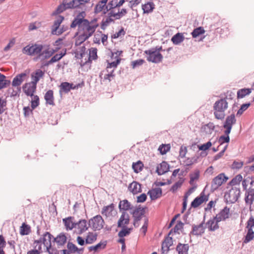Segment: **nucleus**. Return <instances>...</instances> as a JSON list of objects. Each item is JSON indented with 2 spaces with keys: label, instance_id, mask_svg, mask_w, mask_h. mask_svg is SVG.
<instances>
[{
  "label": "nucleus",
  "instance_id": "obj_1",
  "mask_svg": "<svg viewBox=\"0 0 254 254\" xmlns=\"http://www.w3.org/2000/svg\"><path fill=\"white\" fill-rule=\"evenodd\" d=\"M85 15L84 11L80 12L75 17L70 25V27L72 28L78 27L77 31L75 34V44L76 46L81 45L92 36L99 26L97 18H95L89 21L85 18Z\"/></svg>",
  "mask_w": 254,
  "mask_h": 254
},
{
  "label": "nucleus",
  "instance_id": "obj_2",
  "mask_svg": "<svg viewBox=\"0 0 254 254\" xmlns=\"http://www.w3.org/2000/svg\"><path fill=\"white\" fill-rule=\"evenodd\" d=\"M56 51L50 48L49 46H44L43 45L38 44L28 45L22 49V53L24 54L30 56H37L35 59V60L48 59Z\"/></svg>",
  "mask_w": 254,
  "mask_h": 254
},
{
  "label": "nucleus",
  "instance_id": "obj_3",
  "mask_svg": "<svg viewBox=\"0 0 254 254\" xmlns=\"http://www.w3.org/2000/svg\"><path fill=\"white\" fill-rule=\"evenodd\" d=\"M254 184V179L248 177L242 181V186L245 193V202L246 206L248 207L250 210L252 211V207L254 202V189L252 188Z\"/></svg>",
  "mask_w": 254,
  "mask_h": 254
},
{
  "label": "nucleus",
  "instance_id": "obj_4",
  "mask_svg": "<svg viewBox=\"0 0 254 254\" xmlns=\"http://www.w3.org/2000/svg\"><path fill=\"white\" fill-rule=\"evenodd\" d=\"M228 107V103L225 99H221L214 104V115L217 120H222L226 115L225 111Z\"/></svg>",
  "mask_w": 254,
  "mask_h": 254
},
{
  "label": "nucleus",
  "instance_id": "obj_5",
  "mask_svg": "<svg viewBox=\"0 0 254 254\" xmlns=\"http://www.w3.org/2000/svg\"><path fill=\"white\" fill-rule=\"evenodd\" d=\"M117 4L116 0H113L108 3L107 6H108L109 12L107 13L106 17L103 19L101 22V28L104 30L105 28L112 22H114L115 20L118 18H115L111 16V13L113 9L115 7Z\"/></svg>",
  "mask_w": 254,
  "mask_h": 254
},
{
  "label": "nucleus",
  "instance_id": "obj_6",
  "mask_svg": "<svg viewBox=\"0 0 254 254\" xmlns=\"http://www.w3.org/2000/svg\"><path fill=\"white\" fill-rule=\"evenodd\" d=\"M240 189L236 187H232L225 193L224 198L227 203H235L240 197Z\"/></svg>",
  "mask_w": 254,
  "mask_h": 254
},
{
  "label": "nucleus",
  "instance_id": "obj_7",
  "mask_svg": "<svg viewBox=\"0 0 254 254\" xmlns=\"http://www.w3.org/2000/svg\"><path fill=\"white\" fill-rule=\"evenodd\" d=\"M64 19V17L63 16L59 15L56 17L52 28V34L60 35L67 29V26H60Z\"/></svg>",
  "mask_w": 254,
  "mask_h": 254
},
{
  "label": "nucleus",
  "instance_id": "obj_8",
  "mask_svg": "<svg viewBox=\"0 0 254 254\" xmlns=\"http://www.w3.org/2000/svg\"><path fill=\"white\" fill-rule=\"evenodd\" d=\"M144 53L147 55V60L150 62L158 63L161 62L163 59V56L160 54L159 49L152 48L145 51Z\"/></svg>",
  "mask_w": 254,
  "mask_h": 254
},
{
  "label": "nucleus",
  "instance_id": "obj_9",
  "mask_svg": "<svg viewBox=\"0 0 254 254\" xmlns=\"http://www.w3.org/2000/svg\"><path fill=\"white\" fill-rule=\"evenodd\" d=\"M125 1V0H120L119 1H117L115 7L113 9L111 13L112 17L119 19L127 13L126 8H121V6L123 5Z\"/></svg>",
  "mask_w": 254,
  "mask_h": 254
},
{
  "label": "nucleus",
  "instance_id": "obj_10",
  "mask_svg": "<svg viewBox=\"0 0 254 254\" xmlns=\"http://www.w3.org/2000/svg\"><path fill=\"white\" fill-rule=\"evenodd\" d=\"M89 225L95 230L102 229L105 224V222L102 217L100 215H97L91 218L89 221Z\"/></svg>",
  "mask_w": 254,
  "mask_h": 254
},
{
  "label": "nucleus",
  "instance_id": "obj_11",
  "mask_svg": "<svg viewBox=\"0 0 254 254\" xmlns=\"http://www.w3.org/2000/svg\"><path fill=\"white\" fill-rule=\"evenodd\" d=\"M228 179V177L227 176L225 173H220L212 180L211 182V188L216 190L223 184H225Z\"/></svg>",
  "mask_w": 254,
  "mask_h": 254
},
{
  "label": "nucleus",
  "instance_id": "obj_12",
  "mask_svg": "<svg viewBox=\"0 0 254 254\" xmlns=\"http://www.w3.org/2000/svg\"><path fill=\"white\" fill-rule=\"evenodd\" d=\"M108 0H101L96 5L94 8V13L98 14L101 13L102 14H106L109 12L108 6L107 3Z\"/></svg>",
  "mask_w": 254,
  "mask_h": 254
},
{
  "label": "nucleus",
  "instance_id": "obj_13",
  "mask_svg": "<svg viewBox=\"0 0 254 254\" xmlns=\"http://www.w3.org/2000/svg\"><path fill=\"white\" fill-rule=\"evenodd\" d=\"M236 120L234 114H232L226 118L223 125V127L225 129L224 131L225 134H230L232 126L236 123Z\"/></svg>",
  "mask_w": 254,
  "mask_h": 254
},
{
  "label": "nucleus",
  "instance_id": "obj_14",
  "mask_svg": "<svg viewBox=\"0 0 254 254\" xmlns=\"http://www.w3.org/2000/svg\"><path fill=\"white\" fill-rule=\"evenodd\" d=\"M89 225L86 220L81 219L76 223L74 232L78 234H81L88 229Z\"/></svg>",
  "mask_w": 254,
  "mask_h": 254
},
{
  "label": "nucleus",
  "instance_id": "obj_15",
  "mask_svg": "<svg viewBox=\"0 0 254 254\" xmlns=\"http://www.w3.org/2000/svg\"><path fill=\"white\" fill-rule=\"evenodd\" d=\"M114 207L113 203L105 206L102 208L101 214L107 218H112L117 214V212Z\"/></svg>",
  "mask_w": 254,
  "mask_h": 254
},
{
  "label": "nucleus",
  "instance_id": "obj_16",
  "mask_svg": "<svg viewBox=\"0 0 254 254\" xmlns=\"http://www.w3.org/2000/svg\"><path fill=\"white\" fill-rule=\"evenodd\" d=\"M208 200V196L206 195L204 192L200 193L199 196L196 197L191 203V207L197 208L203 203Z\"/></svg>",
  "mask_w": 254,
  "mask_h": 254
},
{
  "label": "nucleus",
  "instance_id": "obj_17",
  "mask_svg": "<svg viewBox=\"0 0 254 254\" xmlns=\"http://www.w3.org/2000/svg\"><path fill=\"white\" fill-rule=\"evenodd\" d=\"M51 234L49 232H46L43 235V237L39 240H41V244L43 243L46 247L47 252L49 254H51Z\"/></svg>",
  "mask_w": 254,
  "mask_h": 254
},
{
  "label": "nucleus",
  "instance_id": "obj_18",
  "mask_svg": "<svg viewBox=\"0 0 254 254\" xmlns=\"http://www.w3.org/2000/svg\"><path fill=\"white\" fill-rule=\"evenodd\" d=\"M90 0H72L64 4L65 8H75L89 2Z\"/></svg>",
  "mask_w": 254,
  "mask_h": 254
},
{
  "label": "nucleus",
  "instance_id": "obj_19",
  "mask_svg": "<svg viewBox=\"0 0 254 254\" xmlns=\"http://www.w3.org/2000/svg\"><path fill=\"white\" fill-rule=\"evenodd\" d=\"M129 216L127 212L122 211L118 221V227H125L129 223Z\"/></svg>",
  "mask_w": 254,
  "mask_h": 254
},
{
  "label": "nucleus",
  "instance_id": "obj_20",
  "mask_svg": "<svg viewBox=\"0 0 254 254\" xmlns=\"http://www.w3.org/2000/svg\"><path fill=\"white\" fill-rule=\"evenodd\" d=\"M37 85L32 82L26 83L22 87L23 91L27 96H33L36 89Z\"/></svg>",
  "mask_w": 254,
  "mask_h": 254
},
{
  "label": "nucleus",
  "instance_id": "obj_21",
  "mask_svg": "<svg viewBox=\"0 0 254 254\" xmlns=\"http://www.w3.org/2000/svg\"><path fill=\"white\" fill-rule=\"evenodd\" d=\"M220 222L217 219L216 216L210 219L206 223V226L210 231H214L219 229V226L218 223Z\"/></svg>",
  "mask_w": 254,
  "mask_h": 254
},
{
  "label": "nucleus",
  "instance_id": "obj_22",
  "mask_svg": "<svg viewBox=\"0 0 254 254\" xmlns=\"http://www.w3.org/2000/svg\"><path fill=\"white\" fill-rule=\"evenodd\" d=\"M27 77V75L25 73H21L17 75L12 80V86L19 87Z\"/></svg>",
  "mask_w": 254,
  "mask_h": 254
},
{
  "label": "nucleus",
  "instance_id": "obj_23",
  "mask_svg": "<svg viewBox=\"0 0 254 254\" xmlns=\"http://www.w3.org/2000/svg\"><path fill=\"white\" fill-rule=\"evenodd\" d=\"M34 249L27 252V254H41L42 253L41 240H35Z\"/></svg>",
  "mask_w": 254,
  "mask_h": 254
},
{
  "label": "nucleus",
  "instance_id": "obj_24",
  "mask_svg": "<svg viewBox=\"0 0 254 254\" xmlns=\"http://www.w3.org/2000/svg\"><path fill=\"white\" fill-rule=\"evenodd\" d=\"M98 234L96 232H89L85 236V244H92L97 240Z\"/></svg>",
  "mask_w": 254,
  "mask_h": 254
},
{
  "label": "nucleus",
  "instance_id": "obj_25",
  "mask_svg": "<svg viewBox=\"0 0 254 254\" xmlns=\"http://www.w3.org/2000/svg\"><path fill=\"white\" fill-rule=\"evenodd\" d=\"M128 189L133 194H137L141 191V185L136 181H133L129 184Z\"/></svg>",
  "mask_w": 254,
  "mask_h": 254
},
{
  "label": "nucleus",
  "instance_id": "obj_26",
  "mask_svg": "<svg viewBox=\"0 0 254 254\" xmlns=\"http://www.w3.org/2000/svg\"><path fill=\"white\" fill-rule=\"evenodd\" d=\"M230 215V208L225 207L220 212L216 215L217 219L220 221L225 220L229 218Z\"/></svg>",
  "mask_w": 254,
  "mask_h": 254
},
{
  "label": "nucleus",
  "instance_id": "obj_27",
  "mask_svg": "<svg viewBox=\"0 0 254 254\" xmlns=\"http://www.w3.org/2000/svg\"><path fill=\"white\" fill-rule=\"evenodd\" d=\"M73 220L74 218L71 216L63 219V223L67 230H71L75 229L76 223L73 222Z\"/></svg>",
  "mask_w": 254,
  "mask_h": 254
},
{
  "label": "nucleus",
  "instance_id": "obj_28",
  "mask_svg": "<svg viewBox=\"0 0 254 254\" xmlns=\"http://www.w3.org/2000/svg\"><path fill=\"white\" fill-rule=\"evenodd\" d=\"M162 190L160 188L152 189L150 190L148 194L149 195L151 200H155L162 195Z\"/></svg>",
  "mask_w": 254,
  "mask_h": 254
},
{
  "label": "nucleus",
  "instance_id": "obj_29",
  "mask_svg": "<svg viewBox=\"0 0 254 254\" xmlns=\"http://www.w3.org/2000/svg\"><path fill=\"white\" fill-rule=\"evenodd\" d=\"M169 169V166L168 163L163 161L157 166L156 171L159 175H161L168 172Z\"/></svg>",
  "mask_w": 254,
  "mask_h": 254
},
{
  "label": "nucleus",
  "instance_id": "obj_30",
  "mask_svg": "<svg viewBox=\"0 0 254 254\" xmlns=\"http://www.w3.org/2000/svg\"><path fill=\"white\" fill-rule=\"evenodd\" d=\"M44 75V72L41 69H37L35 72L33 73L31 75L32 81H31L34 84L37 85V83L39 81L40 78H42Z\"/></svg>",
  "mask_w": 254,
  "mask_h": 254
},
{
  "label": "nucleus",
  "instance_id": "obj_31",
  "mask_svg": "<svg viewBox=\"0 0 254 254\" xmlns=\"http://www.w3.org/2000/svg\"><path fill=\"white\" fill-rule=\"evenodd\" d=\"M173 242L172 237H167L162 244V250L163 253L167 252L170 247L173 245Z\"/></svg>",
  "mask_w": 254,
  "mask_h": 254
},
{
  "label": "nucleus",
  "instance_id": "obj_32",
  "mask_svg": "<svg viewBox=\"0 0 254 254\" xmlns=\"http://www.w3.org/2000/svg\"><path fill=\"white\" fill-rule=\"evenodd\" d=\"M205 228L203 223L192 227V233L195 235H201L204 232Z\"/></svg>",
  "mask_w": 254,
  "mask_h": 254
},
{
  "label": "nucleus",
  "instance_id": "obj_33",
  "mask_svg": "<svg viewBox=\"0 0 254 254\" xmlns=\"http://www.w3.org/2000/svg\"><path fill=\"white\" fill-rule=\"evenodd\" d=\"M119 208L121 212L126 211L131 209V204L127 199L120 201L119 204Z\"/></svg>",
  "mask_w": 254,
  "mask_h": 254
},
{
  "label": "nucleus",
  "instance_id": "obj_34",
  "mask_svg": "<svg viewBox=\"0 0 254 254\" xmlns=\"http://www.w3.org/2000/svg\"><path fill=\"white\" fill-rule=\"evenodd\" d=\"M44 98L46 103L49 105H54V92L52 90H48L45 94Z\"/></svg>",
  "mask_w": 254,
  "mask_h": 254
},
{
  "label": "nucleus",
  "instance_id": "obj_35",
  "mask_svg": "<svg viewBox=\"0 0 254 254\" xmlns=\"http://www.w3.org/2000/svg\"><path fill=\"white\" fill-rule=\"evenodd\" d=\"M189 248L188 244L179 243L177 246L176 250L179 254H188Z\"/></svg>",
  "mask_w": 254,
  "mask_h": 254
},
{
  "label": "nucleus",
  "instance_id": "obj_36",
  "mask_svg": "<svg viewBox=\"0 0 254 254\" xmlns=\"http://www.w3.org/2000/svg\"><path fill=\"white\" fill-rule=\"evenodd\" d=\"M184 38L183 33H178L172 37L171 41L174 44L178 45L184 41Z\"/></svg>",
  "mask_w": 254,
  "mask_h": 254
},
{
  "label": "nucleus",
  "instance_id": "obj_37",
  "mask_svg": "<svg viewBox=\"0 0 254 254\" xmlns=\"http://www.w3.org/2000/svg\"><path fill=\"white\" fill-rule=\"evenodd\" d=\"M106 246V242H100L95 246H91L88 250L90 252H96L104 249Z\"/></svg>",
  "mask_w": 254,
  "mask_h": 254
},
{
  "label": "nucleus",
  "instance_id": "obj_38",
  "mask_svg": "<svg viewBox=\"0 0 254 254\" xmlns=\"http://www.w3.org/2000/svg\"><path fill=\"white\" fill-rule=\"evenodd\" d=\"M10 84V81L7 80L3 74L0 73V90L6 87Z\"/></svg>",
  "mask_w": 254,
  "mask_h": 254
},
{
  "label": "nucleus",
  "instance_id": "obj_39",
  "mask_svg": "<svg viewBox=\"0 0 254 254\" xmlns=\"http://www.w3.org/2000/svg\"><path fill=\"white\" fill-rule=\"evenodd\" d=\"M142 8L144 13H148L153 11L154 8V4L152 2H148L142 5Z\"/></svg>",
  "mask_w": 254,
  "mask_h": 254
},
{
  "label": "nucleus",
  "instance_id": "obj_40",
  "mask_svg": "<svg viewBox=\"0 0 254 254\" xmlns=\"http://www.w3.org/2000/svg\"><path fill=\"white\" fill-rule=\"evenodd\" d=\"M183 226L184 224L182 222L179 221L178 222L174 228L170 231L169 233V236L173 232L174 233L180 234V232L182 231Z\"/></svg>",
  "mask_w": 254,
  "mask_h": 254
},
{
  "label": "nucleus",
  "instance_id": "obj_41",
  "mask_svg": "<svg viewBox=\"0 0 254 254\" xmlns=\"http://www.w3.org/2000/svg\"><path fill=\"white\" fill-rule=\"evenodd\" d=\"M251 93V89L243 88L240 89L237 92V98H243Z\"/></svg>",
  "mask_w": 254,
  "mask_h": 254
},
{
  "label": "nucleus",
  "instance_id": "obj_42",
  "mask_svg": "<svg viewBox=\"0 0 254 254\" xmlns=\"http://www.w3.org/2000/svg\"><path fill=\"white\" fill-rule=\"evenodd\" d=\"M30 227L25 223L20 227V234L21 235H26L30 233Z\"/></svg>",
  "mask_w": 254,
  "mask_h": 254
},
{
  "label": "nucleus",
  "instance_id": "obj_43",
  "mask_svg": "<svg viewBox=\"0 0 254 254\" xmlns=\"http://www.w3.org/2000/svg\"><path fill=\"white\" fill-rule=\"evenodd\" d=\"M20 91V87L15 86H12V87H10L8 89V94L10 95V96L13 97L19 95Z\"/></svg>",
  "mask_w": 254,
  "mask_h": 254
},
{
  "label": "nucleus",
  "instance_id": "obj_44",
  "mask_svg": "<svg viewBox=\"0 0 254 254\" xmlns=\"http://www.w3.org/2000/svg\"><path fill=\"white\" fill-rule=\"evenodd\" d=\"M143 164L140 161H138L136 163H133L132 167L135 173H138L142 171L143 167Z\"/></svg>",
  "mask_w": 254,
  "mask_h": 254
},
{
  "label": "nucleus",
  "instance_id": "obj_45",
  "mask_svg": "<svg viewBox=\"0 0 254 254\" xmlns=\"http://www.w3.org/2000/svg\"><path fill=\"white\" fill-rule=\"evenodd\" d=\"M121 228L122 229L118 233V236L120 238H124V237L129 235L131 231L132 230V228H129L127 227Z\"/></svg>",
  "mask_w": 254,
  "mask_h": 254
},
{
  "label": "nucleus",
  "instance_id": "obj_46",
  "mask_svg": "<svg viewBox=\"0 0 254 254\" xmlns=\"http://www.w3.org/2000/svg\"><path fill=\"white\" fill-rule=\"evenodd\" d=\"M55 242L60 246L64 245L66 241V237L64 234H60L55 239Z\"/></svg>",
  "mask_w": 254,
  "mask_h": 254
},
{
  "label": "nucleus",
  "instance_id": "obj_47",
  "mask_svg": "<svg viewBox=\"0 0 254 254\" xmlns=\"http://www.w3.org/2000/svg\"><path fill=\"white\" fill-rule=\"evenodd\" d=\"M254 238V232L253 229H248V232L244 240V243H248Z\"/></svg>",
  "mask_w": 254,
  "mask_h": 254
},
{
  "label": "nucleus",
  "instance_id": "obj_48",
  "mask_svg": "<svg viewBox=\"0 0 254 254\" xmlns=\"http://www.w3.org/2000/svg\"><path fill=\"white\" fill-rule=\"evenodd\" d=\"M205 33V30L202 27H199L194 29L191 33V35L193 38H196L199 35L203 34Z\"/></svg>",
  "mask_w": 254,
  "mask_h": 254
},
{
  "label": "nucleus",
  "instance_id": "obj_49",
  "mask_svg": "<svg viewBox=\"0 0 254 254\" xmlns=\"http://www.w3.org/2000/svg\"><path fill=\"white\" fill-rule=\"evenodd\" d=\"M143 214V211L140 208H136L135 210H134L132 212V215L134 218V219L137 220H140Z\"/></svg>",
  "mask_w": 254,
  "mask_h": 254
},
{
  "label": "nucleus",
  "instance_id": "obj_50",
  "mask_svg": "<svg viewBox=\"0 0 254 254\" xmlns=\"http://www.w3.org/2000/svg\"><path fill=\"white\" fill-rule=\"evenodd\" d=\"M72 84L64 82L61 83L60 85L61 90L65 93L69 92L72 88Z\"/></svg>",
  "mask_w": 254,
  "mask_h": 254
},
{
  "label": "nucleus",
  "instance_id": "obj_51",
  "mask_svg": "<svg viewBox=\"0 0 254 254\" xmlns=\"http://www.w3.org/2000/svg\"><path fill=\"white\" fill-rule=\"evenodd\" d=\"M97 49L96 48H91L89 49V60L91 61L95 60L97 58Z\"/></svg>",
  "mask_w": 254,
  "mask_h": 254
},
{
  "label": "nucleus",
  "instance_id": "obj_52",
  "mask_svg": "<svg viewBox=\"0 0 254 254\" xmlns=\"http://www.w3.org/2000/svg\"><path fill=\"white\" fill-rule=\"evenodd\" d=\"M7 101L6 99L1 97L0 98V114L3 113L6 110Z\"/></svg>",
  "mask_w": 254,
  "mask_h": 254
},
{
  "label": "nucleus",
  "instance_id": "obj_53",
  "mask_svg": "<svg viewBox=\"0 0 254 254\" xmlns=\"http://www.w3.org/2000/svg\"><path fill=\"white\" fill-rule=\"evenodd\" d=\"M242 180L243 177L242 175H238L229 182V185L230 186L236 185L239 184Z\"/></svg>",
  "mask_w": 254,
  "mask_h": 254
},
{
  "label": "nucleus",
  "instance_id": "obj_54",
  "mask_svg": "<svg viewBox=\"0 0 254 254\" xmlns=\"http://www.w3.org/2000/svg\"><path fill=\"white\" fill-rule=\"evenodd\" d=\"M115 60L114 61L111 62L110 63H108L107 69L113 67L114 68H116L118 65L120 63L121 61V58H117V59H115Z\"/></svg>",
  "mask_w": 254,
  "mask_h": 254
},
{
  "label": "nucleus",
  "instance_id": "obj_55",
  "mask_svg": "<svg viewBox=\"0 0 254 254\" xmlns=\"http://www.w3.org/2000/svg\"><path fill=\"white\" fill-rule=\"evenodd\" d=\"M31 97V108H32V109H34L39 105V98L37 95H33V96Z\"/></svg>",
  "mask_w": 254,
  "mask_h": 254
},
{
  "label": "nucleus",
  "instance_id": "obj_56",
  "mask_svg": "<svg viewBox=\"0 0 254 254\" xmlns=\"http://www.w3.org/2000/svg\"><path fill=\"white\" fill-rule=\"evenodd\" d=\"M200 172L198 170H195L190 175V183H192L194 181L198 179L199 177Z\"/></svg>",
  "mask_w": 254,
  "mask_h": 254
},
{
  "label": "nucleus",
  "instance_id": "obj_57",
  "mask_svg": "<svg viewBox=\"0 0 254 254\" xmlns=\"http://www.w3.org/2000/svg\"><path fill=\"white\" fill-rule=\"evenodd\" d=\"M64 55H65V53H64V54L61 53V54H56L49 61V64H52V63H55V62L59 61L64 57Z\"/></svg>",
  "mask_w": 254,
  "mask_h": 254
},
{
  "label": "nucleus",
  "instance_id": "obj_58",
  "mask_svg": "<svg viewBox=\"0 0 254 254\" xmlns=\"http://www.w3.org/2000/svg\"><path fill=\"white\" fill-rule=\"evenodd\" d=\"M170 147L169 144H162L158 148L161 154H165L169 150Z\"/></svg>",
  "mask_w": 254,
  "mask_h": 254
},
{
  "label": "nucleus",
  "instance_id": "obj_59",
  "mask_svg": "<svg viewBox=\"0 0 254 254\" xmlns=\"http://www.w3.org/2000/svg\"><path fill=\"white\" fill-rule=\"evenodd\" d=\"M229 134H225V135H222L219 137L218 139V142L219 143L220 145H222L224 143H228L229 142L230 137L229 136Z\"/></svg>",
  "mask_w": 254,
  "mask_h": 254
},
{
  "label": "nucleus",
  "instance_id": "obj_60",
  "mask_svg": "<svg viewBox=\"0 0 254 254\" xmlns=\"http://www.w3.org/2000/svg\"><path fill=\"white\" fill-rule=\"evenodd\" d=\"M244 162L241 161H234L232 165L233 169H240L243 167Z\"/></svg>",
  "mask_w": 254,
  "mask_h": 254
},
{
  "label": "nucleus",
  "instance_id": "obj_61",
  "mask_svg": "<svg viewBox=\"0 0 254 254\" xmlns=\"http://www.w3.org/2000/svg\"><path fill=\"white\" fill-rule=\"evenodd\" d=\"M250 106V103L247 104H243L240 109L238 111L237 115V116H241L243 112L246 111Z\"/></svg>",
  "mask_w": 254,
  "mask_h": 254
},
{
  "label": "nucleus",
  "instance_id": "obj_62",
  "mask_svg": "<svg viewBox=\"0 0 254 254\" xmlns=\"http://www.w3.org/2000/svg\"><path fill=\"white\" fill-rule=\"evenodd\" d=\"M190 194V192H187L184 196L182 212H183L186 209L188 202V198Z\"/></svg>",
  "mask_w": 254,
  "mask_h": 254
},
{
  "label": "nucleus",
  "instance_id": "obj_63",
  "mask_svg": "<svg viewBox=\"0 0 254 254\" xmlns=\"http://www.w3.org/2000/svg\"><path fill=\"white\" fill-rule=\"evenodd\" d=\"M212 146V143L210 141H208L207 143L199 145L198 146L199 150L205 151L208 149Z\"/></svg>",
  "mask_w": 254,
  "mask_h": 254
},
{
  "label": "nucleus",
  "instance_id": "obj_64",
  "mask_svg": "<svg viewBox=\"0 0 254 254\" xmlns=\"http://www.w3.org/2000/svg\"><path fill=\"white\" fill-rule=\"evenodd\" d=\"M196 162L197 159L194 157L188 158L184 161V163L187 166H190L192 164H193L194 163H196Z\"/></svg>",
  "mask_w": 254,
  "mask_h": 254
}]
</instances>
